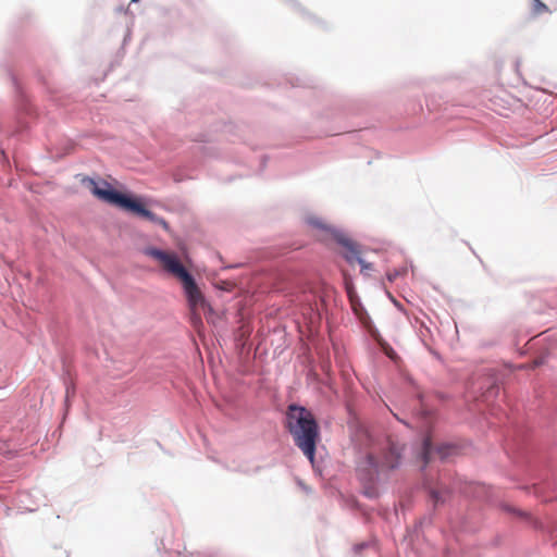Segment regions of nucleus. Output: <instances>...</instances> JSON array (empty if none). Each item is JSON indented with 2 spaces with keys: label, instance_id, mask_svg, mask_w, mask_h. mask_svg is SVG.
Returning <instances> with one entry per match:
<instances>
[{
  "label": "nucleus",
  "instance_id": "9b49d317",
  "mask_svg": "<svg viewBox=\"0 0 557 557\" xmlns=\"http://www.w3.org/2000/svg\"><path fill=\"white\" fill-rule=\"evenodd\" d=\"M406 272L405 269L401 270H395L393 272H388L386 274L389 282H394L398 276L403 275Z\"/></svg>",
  "mask_w": 557,
  "mask_h": 557
},
{
  "label": "nucleus",
  "instance_id": "1a4fd4ad",
  "mask_svg": "<svg viewBox=\"0 0 557 557\" xmlns=\"http://www.w3.org/2000/svg\"><path fill=\"white\" fill-rule=\"evenodd\" d=\"M420 429L422 426H429L433 422V416L430 411L425 410L423 405L420 403Z\"/></svg>",
  "mask_w": 557,
  "mask_h": 557
},
{
  "label": "nucleus",
  "instance_id": "423d86ee",
  "mask_svg": "<svg viewBox=\"0 0 557 557\" xmlns=\"http://www.w3.org/2000/svg\"><path fill=\"white\" fill-rule=\"evenodd\" d=\"M114 200H116L120 203V208L133 212L137 214L138 216L145 218L149 220L151 223L162 226L164 230H168L169 225L166 221L151 212L150 210L146 209L140 202L137 200L131 198L129 196H112Z\"/></svg>",
  "mask_w": 557,
  "mask_h": 557
},
{
  "label": "nucleus",
  "instance_id": "f03ea898",
  "mask_svg": "<svg viewBox=\"0 0 557 557\" xmlns=\"http://www.w3.org/2000/svg\"><path fill=\"white\" fill-rule=\"evenodd\" d=\"M286 428L295 445L313 462L319 426L313 414L302 406L289 405L286 413Z\"/></svg>",
  "mask_w": 557,
  "mask_h": 557
},
{
  "label": "nucleus",
  "instance_id": "39448f33",
  "mask_svg": "<svg viewBox=\"0 0 557 557\" xmlns=\"http://www.w3.org/2000/svg\"><path fill=\"white\" fill-rule=\"evenodd\" d=\"M455 446L448 444H438L428 435L423 438L422 446L420 447V463L429 465L436 460H444L448 458L454 451Z\"/></svg>",
  "mask_w": 557,
  "mask_h": 557
},
{
  "label": "nucleus",
  "instance_id": "9d476101",
  "mask_svg": "<svg viewBox=\"0 0 557 557\" xmlns=\"http://www.w3.org/2000/svg\"><path fill=\"white\" fill-rule=\"evenodd\" d=\"M548 8L541 0H533V13L534 14H543L548 12Z\"/></svg>",
  "mask_w": 557,
  "mask_h": 557
},
{
  "label": "nucleus",
  "instance_id": "f257e3e1",
  "mask_svg": "<svg viewBox=\"0 0 557 557\" xmlns=\"http://www.w3.org/2000/svg\"><path fill=\"white\" fill-rule=\"evenodd\" d=\"M401 463V448L389 440H370L364 451L356 461V473L364 495L370 498L379 496L382 487L389 480L391 472Z\"/></svg>",
  "mask_w": 557,
  "mask_h": 557
},
{
  "label": "nucleus",
  "instance_id": "4468645a",
  "mask_svg": "<svg viewBox=\"0 0 557 557\" xmlns=\"http://www.w3.org/2000/svg\"><path fill=\"white\" fill-rule=\"evenodd\" d=\"M138 0H132V2H137Z\"/></svg>",
  "mask_w": 557,
  "mask_h": 557
},
{
  "label": "nucleus",
  "instance_id": "ddd939ff",
  "mask_svg": "<svg viewBox=\"0 0 557 557\" xmlns=\"http://www.w3.org/2000/svg\"><path fill=\"white\" fill-rule=\"evenodd\" d=\"M384 350L389 358H394L395 352L391 347L384 348Z\"/></svg>",
  "mask_w": 557,
  "mask_h": 557
},
{
  "label": "nucleus",
  "instance_id": "20e7f679",
  "mask_svg": "<svg viewBox=\"0 0 557 557\" xmlns=\"http://www.w3.org/2000/svg\"><path fill=\"white\" fill-rule=\"evenodd\" d=\"M306 222L309 226L321 232V239H326L327 236H331L341 245L345 249L343 257L348 263L358 262L361 267V272L372 269V264L361 258L358 245L343 230L327 224L322 218L315 215L308 216Z\"/></svg>",
  "mask_w": 557,
  "mask_h": 557
},
{
  "label": "nucleus",
  "instance_id": "0eeeda50",
  "mask_svg": "<svg viewBox=\"0 0 557 557\" xmlns=\"http://www.w3.org/2000/svg\"><path fill=\"white\" fill-rule=\"evenodd\" d=\"M82 184L87 187L90 193L96 196L97 198L110 203L120 207V203L113 199V195L117 196H126L125 194H122L111 187V185L103 180L96 181L91 177L84 176L81 180Z\"/></svg>",
  "mask_w": 557,
  "mask_h": 557
},
{
  "label": "nucleus",
  "instance_id": "f8f14e48",
  "mask_svg": "<svg viewBox=\"0 0 557 557\" xmlns=\"http://www.w3.org/2000/svg\"><path fill=\"white\" fill-rule=\"evenodd\" d=\"M367 546H368V544H367V543H360V544L356 545V546L354 547V549H355V552H356V553H358L360 549H363V548H364V547H367Z\"/></svg>",
  "mask_w": 557,
  "mask_h": 557
},
{
  "label": "nucleus",
  "instance_id": "7ed1b4c3",
  "mask_svg": "<svg viewBox=\"0 0 557 557\" xmlns=\"http://www.w3.org/2000/svg\"><path fill=\"white\" fill-rule=\"evenodd\" d=\"M144 253L159 261L168 273L181 281L188 306L194 312L199 308L206 309L209 307L194 276L186 270L174 252L148 247L144 250Z\"/></svg>",
  "mask_w": 557,
  "mask_h": 557
},
{
  "label": "nucleus",
  "instance_id": "6e6552de",
  "mask_svg": "<svg viewBox=\"0 0 557 557\" xmlns=\"http://www.w3.org/2000/svg\"><path fill=\"white\" fill-rule=\"evenodd\" d=\"M430 500L436 506L440 503H444L448 492L446 490H440L432 486H425Z\"/></svg>",
  "mask_w": 557,
  "mask_h": 557
}]
</instances>
